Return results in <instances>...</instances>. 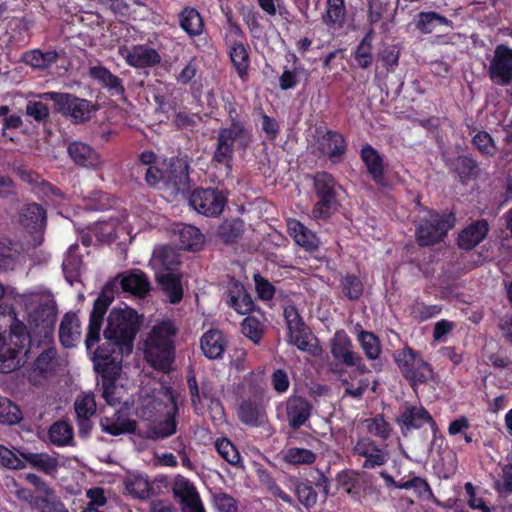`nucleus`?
Segmentation results:
<instances>
[{"label":"nucleus","instance_id":"obj_57","mask_svg":"<svg viewBox=\"0 0 512 512\" xmlns=\"http://www.w3.org/2000/svg\"><path fill=\"white\" fill-rule=\"evenodd\" d=\"M0 464L10 469H23L26 467L23 458L11 450L0 445Z\"/></svg>","mask_w":512,"mask_h":512},{"label":"nucleus","instance_id":"obj_60","mask_svg":"<svg viewBox=\"0 0 512 512\" xmlns=\"http://www.w3.org/2000/svg\"><path fill=\"white\" fill-rule=\"evenodd\" d=\"M242 331L244 335L251 339L254 343H258L261 339L262 326L256 318H245L242 322Z\"/></svg>","mask_w":512,"mask_h":512},{"label":"nucleus","instance_id":"obj_27","mask_svg":"<svg viewBox=\"0 0 512 512\" xmlns=\"http://www.w3.org/2000/svg\"><path fill=\"white\" fill-rule=\"evenodd\" d=\"M156 279L160 285L161 290L167 296L169 301L176 304L182 300L183 287L181 277L175 272H160L156 275Z\"/></svg>","mask_w":512,"mask_h":512},{"label":"nucleus","instance_id":"obj_5","mask_svg":"<svg viewBox=\"0 0 512 512\" xmlns=\"http://www.w3.org/2000/svg\"><path fill=\"white\" fill-rule=\"evenodd\" d=\"M420 223L416 230L417 241L420 245H431L441 241L454 225V217L439 214L434 211L422 210Z\"/></svg>","mask_w":512,"mask_h":512},{"label":"nucleus","instance_id":"obj_42","mask_svg":"<svg viewBox=\"0 0 512 512\" xmlns=\"http://www.w3.org/2000/svg\"><path fill=\"white\" fill-rule=\"evenodd\" d=\"M317 455L312 450L299 447L288 448L283 459L292 465H310L316 461Z\"/></svg>","mask_w":512,"mask_h":512},{"label":"nucleus","instance_id":"obj_8","mask_svg":"<svg viewBox=\"0 0 512 512\" xmlns=\"http://www.w3.org/2000/svg\"><path fill=\"white\" fill-rule=\"evenodd\" d=\"M56 315V303L53 298L42 297L29 316L31 333L40 339L49 340L55 330Z\"/></svg>","mask_w":512,"mask_h":512},{"label":"nucleus","instance_id":"obj_48","mask_svg":"<svg viewBox=\"0 0 512 512\" xmlns=\"http://www.w3.org/2000/svg\"><path fill=\"white\" fill-rule=\"evenodd\" d=\"M45 219L46 214L44 209L36 203L28 204L22 210L20 216V220L25 226H30L31 224H42Z\"/></svg>","mask_w":512,"mask_h":512},{"label":"nucleus","instance_id":"obj_58","mask_svg":"<svg viewBox=\"0 0 512 512\" xmlns=\"http://www.w3.org/2000/svg\"><path fill=\"white\" fill-rule=\"evenodd\" d=\"M213 505L217 512H236L237 503L235 499L223 492L213 495Z\"/></svg>","mask_w":512,"mask_h":512},{"label":"nucleus","instance_id":"obj_18","mask_svg":"<svg viewBox=\"0 0 512 512\" xmlns=\"http://www.w3.org/2000/svg\"><path fill=\"white\" fill-rule=\"evenodd\" d=\"M402 430L417 429L424 424H429L433 433H436L437 426L430 414L421 406H408L399 418Z\"/></svg>","mask_w":512,"mask_h":512},{"label":"nucleus","instance_id":"obj_29","mask_svg":"<svg viewBox=\"0 0 512 512\" xmlns=\"http://www.w3.org/2000/svg\"><path fill=\"white\" fill-rule=\"evenodd\" d=\"M289 341L301 351L313 355L319 351L317 339L304 324L289 331Z\"/></svg>","mask_w":512,"mask_h":512},{"label":"nucleus","instance_id":"obj_22","mask_svg":"<svg viewBox=\"0 0 512 512\" xmlns=\"http://www.w3.org/2000/svg\"><path fill=\"white\" fill-rule=\"evenodd\" d=\"M286 412L289 425L293 429H297L309 419L311 406L307 400L293 396L287 401Z\"/></svg>","mask_w":512,"mask_h":512},{"label":"nucleus","instance_id":"obj_46","mask_svg":"<svg viewBox=\"0 0 512 512\" xmlns=\"http://www.w3.org/2000/svg\"><path fill=\"white\" fill-rule=\"evenodd\" d=\"M439 25H449V21L435 12L419 13L417 28L421 32L431 33Z\"/></svg>","mask_w":512,"mask_h":512},{"label":"nucleus","instance_id":"obj_12","mask_svg":"<svg viewBox=\"0 0 512 512\" xmlns=\"http://www.w3.org/2000/svg\"><path fill=\"white\" fill-rule=\"evenodd\" d=\"M189 202L198 213L216 216L223 211L226 196L215 189H196L192 192Z\"/></svg>","mask_w":512,"mask_h":512},{"label":"nucleus","instance_id":"obj_11","mask_svg":"<svg viewBox=\"0 0 512 512\" xmlns=\"http://www.w3.org/2000/svg\"><path fill=\"white\" fill-rule=\"evenodd\" d=\"M331 354L333 358L346 366L355 367V372L364 374L368 370L361 362V357L353 351L352 341L344 330L335 332L330 341Z\"/></svg>","mask_w":512,"mask_h":512},{"label":"nucleus","instance_id":"obj_1","mask_svg":"<svg viewBox=\"0 0 512 512\" xmlns=\"http://www.w3.org/2000/svg\"><path fill=\"white\" fill-rule=\"evenodd\" d=\"M176 329L170 321L155 325L144 342L146 360L156 369L168 370L174 358Z\"/></svg>","mask_w":512,"mask_h":512},{"label":"nucleus","instance_id":"obj_2","mask_svg":"<svg viewBox=\"0 0 512 512\" xmlns=\"http://www.w3.org/2000/svg\"><path fill=\"white\" fill-rule=\"evenodd\" d=\"M164 397L165 402L159 401L154 396H147L142 399L140 408L137 410V413L147 420L157 417L151 430L153 437L165 438L176 432L174 419L176 404L169 393H164Z\"/></svg>","mask_w":512,"mask_h":512},{"label":"nucleus","instance_id":"obj_50","mask_svg":"<svg viewBox=\"0 0 512 512\" xmlns=\"http://www.w3.org/2000/svg\"><path fill=\"white\" fill-rule=\"evenodd\" d=\"M215 447L223 459H225L231 465H238L240 463V454L230 440L226 438L217 439L215 442Z\"/></svg>","mask_w":512,"mask_h":512},{"label":"nucleus","instance_id":"obj_62","mask_svg":"<svg viewBox=\"0 0 512 512\" xmlns=\"http://www.w3.org/2000/svg\"><path fill=\"white\" fill-rule=\"evenodd\" d=\"M26 114L37 122H42L49 117V109L41 101H29L26 105Z\"/></svg>","mask_w":512,"mask_h":512},{"label":"nucleus","instance_id":"obj_32","mask_svg":"<svg viewBox=\"0 0 512 512\" xmlns=\"http://www.w3.org/2000/svg\"><path fill=\"white\" fill-rule=\"evenodd\" d=\"M318 149L331 158L336 157L344 152V139L335 132L327 131L321 133L318 140Z\"/></svg>","mask_w":512,"mask_h":512},{"label":"nucleus","instance_id":"obj_7","mask_svg":"<svg viewBox=\"0 0 512 512\" xmlns=\"http://www.w3.org/2000/svg\"><path fill=\"white\" fill-rule=\"evenodd\" d=\"M43 100H52L56 110L70 117L74 123H83L90 119L94 106L85 99L68 93L47 92L39 96Z\"/></svg>","mask_w":512,"mask_h":512},{"label":"nucleus","instance_id":"obj_14","mask_svg":"<svg viewBox=\"0 0 512 512\" xmlns=\"http://www.w3.org/2000/svg\"><path fill=\"white\" fill-rule=\"evenodd\" d=\"M490 74L494 82L507 84L512 79V49L499 45L494 51V58L490 64Z\"/></svg>","mask_w":512,"mask_h":512},{"label":"nucleus","instance_id":"obj_26","mask_svg":"<svg viewBox=\"0 0 512 512\" xmlns=\"http://www.w3.org/2000/svg\"><path fill=\"white\" fill-rule=\"evenodd\" d=\"M488 233V223L486 220H478L467 226L458 238L459 246L463 249H472L477 246Z\"/></svg>","mask_w":512,"mask_h":512},{"label":"nucleus","instance_id":"obj_17","mask_svg":"<svg viewBox=\"0 0 512 512\" xmlns=\"http://www.w3.org/2000/svg\"><path fill=\"white\" fill-rule=\"evenodd\" d=\"M150 264L155 271V275L160 272H175L177 273L180 264L179 254L170 246L162 245L154 249Z\"/></svg>","mask_w":512,"mask_h":512},{"label":"nucleus","instance_id":"obj_59","mask_svg":"<svg viewBox=\"0 0 512 512\" xmlns=\"http://www.w3.org/2000/svg\"><path fill=\"white\" fill-rule=\"evenodd\" d=\"M442 307L440 305H426L424 303H416L412 308V315L420 320L426 321L440 314Z\"/></svg>","mask_w":512,"mask_h":512},{"label":"nucleus","instance_id":"obj_41","mask_svg":"<svg viewBox=\"0 0 512 512\" xmlns=\"http://www.w3.org/2000/svg\"><path fill=\"white\" fill-rule=\"evenodd\" d=\"M362 159L375 181H380L383 173L382 159L370 146H364L361 151Z\"/></svg>","mask_w":512,"mask_h":512},{"label":"nucleus","instance_id":"obj_15","mask_svg":"<svg viewBox=\"0 0 512 512\" xmlns=\"http://www.w3.org/2000/svg\"><path fill=\"white\" fill-rule=\"evenodd\" d=\"M174 241L181 250L197 252L205 243L203 233L197 227L188 224H180L173 231Z\"/></svg>","mask_w":512,"mask_h":512},{"label":"nucleus","instance_id":"obj_39","mask_svg":"<svg viewBox=\"0 0 512 512\" xmlns=\"http://www.w3.org/2000/svg\"><path fill=\"white\" fill-rule=\"evenodd\" d=\"M58 59V53L55 50L42 52L41 50H32L26 52L23 56V60L26 64L38 68L45 69L51 64L55 63Z\"/></svg>","mask_w":512,"mask_h":512},{"label":"nucleus","instance_id":"obj_63","mask_svg":"<svg viewBox=\"0 0 512 512\" xmlns=\"http://www.w3.org/2000/svg\"><path fill=\"white\" fill-rule=\"evenodd\" d=\"M367 429L369 433L379 436L383 439L388 438L390 434V426L383 419V417H375L367 420Z\"/></svg>","mask_w":512,"mask_h":512},{"label":"nucleus","instance_id":"obj_20","mask_svg":"<svg viewBox=\"0 0 512 512\" xmlns=\"http://www.w3.org/2000/svg\"><path fill=\"white\" fill-rule=\"evenodd\" d=\"M227 304L241 315L248 314L253 309L252 298L244 286L236 281H231L228 285Z\"/></svg>","mask_w":512,"mask_h":512},{"label":"nucleus","instance_id":"obj_64","mask_svg":"<svg viewBox=\"0 0 512 512\" xmlns=\"http://www.w3.org/2000/svg\"><path fill=\"white\" fill-rule=\"evenodd\" d=\"M501 479L495 480L494 487L500 494L512 492V464H507L502 469Z\"/></svg>","mask_w":512,"mask_h":512},{"label":"nucleus","instance_id":"obj_44","mask_svg":"<svg viewBox=\"0 0 512 512\" xmlns=\"http://www.w3.org/2000/svg\"><path fill=\"white\" fill-rule=\"evenodd\" d=\"M339 486L349 494H358L363 483V475L359 472L342 471L337 476Z\"/></svg>","mask_w":512,"mask_h":512},{"label":"nucleus","instance_id":"obj_3","mask_svg":"<svg viewBox=\"0 0 512 512\" xmlns=\"http://www.w3.org/2000/svg\"><path fill=\"white\" fill-rule=\"evenodd\" d=\"M118 278H121L119 284L122 291L128 292V275L124 273H120L117 277L105 284L100 295L95 300L93 310L90 314L88 333L85 341L87 349H91L100 339L103 316L118 290Z\"/></svg>","mask_w":512,"mask_h":512},{"label":"nucleus","instance_id":"obj_30","mask_svg":"<svg viewBox=\"0 0 512 512\" xmlns=\"http://www.w3.org/2000/svg\"><path fill=\"white\" fill-rule=\"evenodd\" d=\"M18 453L25 463L28 462L32 467L46 474H52L58 468L57 458L47 453H33L27 450H19Z\"/></svg>","mask_w":512,"mask_h":512},{"label":"nucleus","instance_id":"obj_40","mask_svg":"<svg viewBox=\"0 0 512 512\" xmlns=\"http://www.w3.org/2000/svg\"><path fill=\"white\" fill-rule=\"evenodd\" d=\"M32 508L40 512H69L60 499L56 496L55 491L35 497Z\"/></svg>","mask_w":512,"mask_h":512},{"label":"nucleus","instance_id":"obj_43","mask_svg":"<svg viewBox=\"0 0 512 512\" xmlns=\"http://www.w3.org/2000/svg\"><path fill=\"white\" fill-rule=\"evenodd\" d=\"M57 352L53 348L44 350L35 360L33 366V373H38L42 376L51 374L56 366Z\"/></svg>","mask_w":512,"mask_h":512},{"label":"nucleus","instance_id":"obj_28","mask_svg":"<svg viewBox=\"0 0 512 512\" xmlns=\"http://www.w3.org/2000/svg\"><path fill=\"white\" fill-rule=\"evenodd\" d=\"M68 154L78 165L85 167H96L100 164L98 154L87 144L73 142L68 146Z\"/></svg>","mask_w":512,"mask_h":512},{"label":"nucleus","instance_id":"obj_6","mask_svg":"<svg viewBox=\"0 0 512 512\" xmlns=\"http://www.w3.org/2000/svg\"><path fill=\"white\" fill-rule=\"evenodd\" d=\"M394 359L402 375L411 382L412 386L433 378V369L430 364L408 346L397 351Z\"/></svg>","mask_w":512,"mask_h":512},{"label":"nucleus","instance_id":"obj_19","mask_svg":"<svg viewBox=\"0 0 512 512\" xmlns=\"http://www.w3.org/2000/svg\"><path fill=\"white\" fill-rule=\"evenodd\" d=\"M89 76L98 81L103 87L107 88L112 96L125 101V88L122 81L113 75L104 66H92L89 68Z\"/></svg>","mask_w":512,"mask_h":512},{"label":"nucleus","instance_id":"obj_34","mask_svg":"<svg viewBox=\"0 0 512 512\" xmlns=\"http://www.w3.org/2000/svg\"><path fill=\"white\" fill-rule=\"evenodd\" d=\"M180 26L189 36H197L203 32V20L196 9L186 8L180 14Z\"/></svg>","mask_w":512,"mask_h":512},{"label":"nucleus","instance_id":"obj_4","mask_svg":"<svg viewBox=\"0 0 512 512\" xmlns=\"http://www.w3.org/2000/svg\"><path fill=\"white\" fill-rule=\"evenodd\" d=\"M188 161L186 158H173L164 162L162 168L150 166L146 172V181L149 185L163 184L172 193L184 191L189 182Z\"/></svg>","mask_w":512,"mask_h":512},{"label":"nucleus","instance_id":"obj_53","mask_svg":"<svg viewBox=\"0 0 512 512\" xmlns=\"http://www.w3.org/2000/svg\"><path fill=\"white\" fill-rule=\"evenodd\" d=\"M342 291L349 299H358L363 293L361 280L354 275H347L341 281Z\"/></svg>","mask_w":512,"mask_h":512},{"label":"nucleus","instance_id":"obj_55","mask_svg":"<svg viewBox=\"0 0 512 512\" xmlns=\"http://www.w3.org/2000/svg\"><path fill=\"white\" fill-rule=\"evenodd\" d=\"M150 483L142 474L133 475L130 480V496L133 495L140 499H145L150 495Z\"/></svg>","mask_w":512,"mask_h":512},{"label":"nucleus","instance_id":"obj_33","mask_svg":"<svg viewBox=\"0 0 512 512\" xmlns=\"http://www.w3.org/2000/svg\"><path fill=\"white\" fill-rule=\"evenodd\" d=\"M77 251L78 245H71L62 264L65 278L71 285L78 280L82 268V257Z\"/></svg>","mask_w":512,"mask_h":512},{"label":"nucleus","instance_id":"obj_56","mask_svg":"<svg viewBox=\"0 0 512 512\" xmlns=\"http://www.w3.org/2000/svg\"><path fill=\"white\" fill-rule=\"evenodd\" d=\"M465 491L468 496L467 503L471 509L479 510L480 512H491L490 507L487 505L483 497L476 492L472 483L468 482L465 484Z\"/></svg>","mask_w":512,"mask_h":512},{"label":"nucleus","instance_id":"obj_24","mask_svg":"<svg viewBox=\"0 0 512 512\" xmlns=\"http://www.w3.org/2000/svg\"><path fill=\"white\" fill-rule=\"evenodd\" d=\"M200 347L208 359H218L222 357L226 340L223 333L217 329H211L205 332L200 339Z\"/></svg>","mask_w":512,"mask_h":512},{"label":"nucleus","instance_id":"obj_21","mask_svg":"<svg viewBox=\"0 0 512 512\" xmlns=\"http://www.w3.org/2000/svg\"><path fill=\"white\" fill-rule=\"evenodd\" d=\"M289 235L295 243L307 251H313L319 246V239L314 232L309 230L300 221L289 219L287 222Z\"/></svg>","mask_w":512,"mask_h":512},{"label":"nucleus","instance_id":"obj_52","mask_svg":"<svg viewBox=\"0 0 512 512\" xmlns=\"http://www.w3.org/2000/svg\"><path fill=\"white\" fill-rule=\"evenodd\" d=\"M314 184L318 196L335 197V181L331 175L317 174Z\"/></svg>","mask_w":512,"mask_h":512},{"label":"nucleus","instance_id":"obj_61","mask_svg":"<svg viewBox=\"0 0 512 512\" xmlns=\"http://www.w3.org/2000/svg\"><path fill=\"white\" fill-rule=\"evenodd\" d=\"M372 47L368 37H365L357 47L355 59L362 68H367L372 61Z\"/></svg>","mask_w":512,"mask_h":512},{"label":"nucleus","instance_id":"obj_47","mask_svg":"<svg viewBox=\"0 0 512 512\" xmlns=\"http://www.w3.org/2000/svg\"><path fill=\"white\" fill-rule=\"evenodd\" d=\"M22 413L19 407L12 403L9 399L0 400V422L4 424L14 425L21 421Z\"/></svg>","mask_w":512,"mask_h":512},{"label":"nucleus","instance_id":"obj_45","mask_svg":"<svg viewBox=\"0 0 512 512\" xmlns=\"http://www.w3.org/2000/svg\"><path fill=\"white\" fill-rule=\"evenodd\" d=\"M358 341L367 358L375 360L381 353L379 339L371 332L361 331L358 334Z\"/></svg>","mask_w":512,"mask_h":512},{"label":"nucleus","instance_id":"obj_51","mask_svg":"<svg viewBox=\"0 0 512 512\" xmlns=\"http://www.w3.org/2000/svg\"><path fill=\"white\" fill-rule=\"evenodd\" d=\"M172 489L175 496L178 497L180 501L198 493L193 483L180 475L174 478Z\"/></svg>","mask_w":512,"mask_h":512},{"label":"nucleus","instance_id":"obj_13","mask_svg":"<svg viewBox=\"0 0 512 512\" xmlns=\"http://www.w3.org/2000/svg\"><path fill=\"white\" fill-rule=\"evenodd\" d=\"M353 455L364 458L362 466L367 469L382 466L388 460V453L369 437H361L357 440L353 447Z\"/></svg>","mask_w":512,"mask_h":512},{"label":"nucleus","instance_id":"obj_36","mask_svg":"<svg viewBox=\"0 0 512 512\" xmlns=\"http://www.w3.org/2000/svg\"><path fill=\"white\" fill-rule=\"evenodd\" d=\"M48 437L54 445H70L73 441V429L66 421H57L49 428Z\"/></svg>","mask_w":512,"mask_h":512},{"label":"nucleus","instance_id":"obj_16","mask_svg":"<svg viewBox=\"0 0 512 512\" xmlns=\"http://www.w3.org/2000/svg\"><path fill=\"white\" fill-rule=\"evenodd\" d=\"M74 409L77 415L79 434L86 436L92 428L90 418L96 413L94 395L91 393L79 395L75 400Z\"/></svg>","mask_w":512,"mask_h":512},{"label":"nucleus","instance_id":"obj_49","mask_svg":"<svg viewBox=\"0 0 512 512\" xmlns=\"http://www.w3.org/2000/svg\"><path fill=\"white\" fill-rule=\"evenodd\" d=\"M319 201L316 203L312 216L315 219H325L330 217L338 207V202L335 197L318 196Z\"/></svg>","mask_w":512,"mask_h":512},{"label":"nucleus","instance_id":"obj_54","mask_svg":"<svg viewBox=\"0 0 512 512\" xmlns=\"http://www.w3.org/2000/svg\"><path fill=\"white\" fill-rule=\"evenodd\" d=\"M305 73L301 65H295L292 70L284 69L279 78V86L282 90L294 88L298 83L300 76Z\"/></svg>","mask_w":512,"mask_h":512},{"label":"nucleus","instance_id":"obj_10","mask_svg":"<svg viewBox=\"0 0 512 512\" xmlns=\"http://www.w3.org/2000/svg\"><path fill=\"white\" fill-rule=\"evenodd\" d=\"M105 339L113 346V353H128V313L126 309L111 310L107 326L104 330Z\"/></svg>","mask_w":512,"mask_h":512},{"label":"nucleus","instance_id":"obj_25","mask_svg":"<svg viewBox=\"0 0 512 512\" xmlns=\"http://www.w3.org/2000/svg\"><path fill=\"white\" fill-rule=\"evenodd\" d=\"M81 336L80 323L77 315L67 312L60 323L59 339L61 344L66 348L76 346Z\"/></svg>","mask_w":512,"mask_h":512},{"label":"nucleus","instance_id":"obj_35","mask_svg":"<svg viewBox=\"0 0 512 512\" xmlns=\"http://www.w3.org/2000/svg\"><path fill=\"white\" fill-rule=\"evenodd\" d=\"M160 62V56L156 50L147 46H135L130 52V65L148 67Z\"/></svg>","mask_w":512,"mask_h":512},{"label":"nucleus","instance_id":"obj_9","mask_svg":"<svg viewBox=\"0 0 512 512\" xmlns=\"http://www.w3.org/2000/svg\"><path fill=\"white\" fill-rule=\"evenodd\" d=\"M250 140V134L243 125L233 121L229 128L220 131L214 159L219 163H227L233 155L234 147L245 148Z\"/></svg>","mask_w":512,"mask_h":512},{"label":"nucleus","instance_id":"obj_23","mask_svg":"<svg viewBox=\"0 0 512 512\" xmlns=\"http://www.w3.org/2000/svg\"><path fill=\"white\" fill-rule=\"evenodd\" d=\"M231 35L236 37L235 41L230 44V58L237 70L238 75L244 78L249 67V54L243 43L242 35L237 28L231 30Z\"/></svg>","mask_w":512,"mask_h":512},{"label":"nucleus","instance_id":"obj_31","mask_svg":"<svg viewBox=\"0 0 512 512\" xmlns=\"http://www.w3.org/2000/svg\"><path fill=\"white\" fill-rule=\"evenodd\" d=\"M346 19L344 0H327L326 11L322 17L323 22L332 29L343 27Z\"/></svg>","mask_w":512,"mask_h":512},{"label":"nucleus","instance_id":"obj_37","mask_svg":"<svg viewBox=\"0 0 512 512\" xmlns=\"http://www.w3.org/2000/svg\"><path fill=\"white\" fill-rule=\"evenodd\" d=\"M237 415L244 424L255 426L260 423L262 408L256 401L244 400L238 407Z\"/></svg>","mask_w":512,"mask_h":512},{"label":"nucleus","instance_id":"obj_38","mask_svg":"<svg viewBox=\"0 0 512 512\" xmlns=\"http://www.w3.org/2000/svg\"><path fill=\"white\" fill-rule=\"evenodd\" d=\"M151 289V282L143 271L130 269V296L144 298Z\"/></svg>","mask_w":512,"mask_h":512}]
</instances>
